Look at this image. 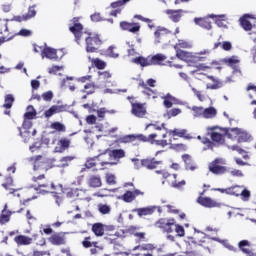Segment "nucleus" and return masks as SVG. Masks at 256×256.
Returning a JSON list of instances; mask_svg holds the SVG:
<instances>
[{"instance_id": "nucleus-1", "label": "nucleus", "mask_w": 256, "mask_h": 256, "mask_svg": "<svg viewBox=\"0 0 256 256\" xmlns=\"http://www.w3.org/2000/svg\"><path fill=\"white\" fill-rule=\"evenodd\" d=\"M69 31L73 33L75 41L78 43V45L81 39H85L87 53H95V51H97V47L101 45L99 35L83 31V25L79 23V18H73L71 20L69 24Z\"/></svg>"}, {"instance_id": "nucleus-50", "label": "nucleus", "mask_w": 256, "mask_h": 256, "mask_svg": "<svg viewBox=\"0 0 256 256\" xmlns=\"http://www.w3.org/2000/svg\"><path fill=\"white\" fill-rule=\"evenodd\" d=\"M168 133H169V135H172L173 137H184L185 135H187V130L174 129V130H169Z\"/></svg>"}, {"instance_id": "nucleus-9", "label": "nucleus", "mask_w": 256, "mask_h": 256, "mask_svg": "<svg viewBox=\"0 0 256 256\" xmlns=\"http://www.w3.org/2000/svg\"><path fill=\"white\" fill-rule=\"evenodd\" d=\"M35 191H37L40 195H47V193H49V191H51V189L55 190V189H63V185L59 184L58 186H55V184H51L49 185H45V184H41L38 186H32Z\"/></svg>"}, {"instance_id": "nucleus-15", "label": "nucleus", "mask_w": 256, "mask_h": 256, "mask_svg": "<svg viewBox=\"0 0 256 256\" xmlns=\"http://www.w3.org/2000/svg\"><path fill=\"white\" fill-rule=\"evenodd\" d=\"M85 193H87V190L69 188L66 190V197H68V199H75L76 197H79L80 199H87L83 197Z\"/></svg>"}, {"instance_id": "nucleus-49", "label": "nucleus", "mask_w": 256, "mask_h": 256, "mask_svg": "<svg viewBox=\"0 0 256 256\" xmlns=\"http://www.w3.org/2000/svg\"><path fill=\"white\" fill-rule=\"evenodd\" d=\"M98 211L101 215H109V213H111V206L107 204H98Z\"/></svg>"}, {"instance_id": "nucleus-27", "label": "nucleus", "mask_w": 256, "mask_h": 256, "mask_svg": "<svg viewBox=\"0 0 256 256\" xmlns=\"http://www.w3.org/2000/svg\"><path fill=\"white\" fill-rule=\"evenodd\" d=\"M182 159L185 163V168L187 169V171H195V169H197V166L193 163V159H191V156L185 154L182 156Z\"/></svg>"}, {"instance_id": "nucleus-58", "label": "nucleus", "mask_w": 256, "mask_h": 256, "mask_svg": "<svg viewBox=\"0 0 256 256\" xmlns=\"http://www.w3.org/2000/svg\"><path fill=\"white\" fill-rule=\"evenodd\" d=\"M73 160V157L71 156H65L62 159H60V164H58V167H69V163Z\"/></svg>"}, {"instance_id": "nucleus-30", "label": "nucleus", "mask_w": 256, "mask_h": 256, "mask_svg": "<svg viewBox=\"0 0 256 256\" xmlns=\"http://www.w3.org/2000/svg\"><path fill=\"white\" fill-rule=\"evenodd\" d=\"M217 117V109L215 107L204 108L203 119H215Z\"/></svg>"}, {"instance_id": "nucleus-40", "label": "nucleus", "mask_w": 256, "mask_h": 256, "mask_svg": "<svg viewBox=\"0 0 256 256\" xmlns=\"http://www.w3.org/2000/svg\"><path fill=\"white\" fill-rule=\"evenodd\" d=\"M251 139V135L247 133V131L240 129V133L238 134V143H245Z\"/></svg>"}, {"instance_id": "nucleus-3", "label": "nucleus", "mask_w": 256, "mask_h": 256, "mask_svg": "<svg viewBox=\"0 0 256 256\" xmlns=\"http://www.w3.org/2000/svg\"><path fill=\"white\" fill-rule=\"evenodd\" d=\"M42 59H51L55 61H59L63 57V52L61 50L53 49L49 46H44L41 53Z\"/></svg>"}, {"instance_id": "nucleus-37", "label": "nucleus", "mask_w": 256, "mask_h": 256, "mask_svg": "<svg viewBox=\"0 0 256 256\" xmlns=\"http://www.w3.org/2000/svg\"><path fill=\"white\" fill-rule=\"evenodd\" d=\"M211 139L212 141H214V143H217L218 145H223V143H225V137L219 132H212Z\"/></svg>"}, {"instance_id": "nucleus-64", "label": "nucleus", "mask_w": 256, "mask_h": 256, "mask_svg": "<svg viewBox=\"0 0 256 256\" xmlns=\"http://www.w3.org/2000/svg\"><path fill=\"white\" fill-rule=\"evenodd\" d=\"M50 127L55 131H65V125L61 124V122H54Z\"/></svg>"}, {"instance_id": "nucleus-18", "label": "nucleus", "mask_w": 256, "mask_h": 256, "mask_svg": "<svg viewBox=\"0 0 256 256\" xmlns=\"http://www.w3.org/2000/svg\"><path fill=\"white\" fill-rule=\"evenodd\" d=\"M166 15H168L169 19L173 21V23H179L181 17H183V10H165Z\"/></svg>"}, {"instance_id": "nucleus-48", "label": "nucleus", "mask_w": 256, "mask_h": 256, "mask_svg": "<svg viewBox=\"0 0 256 256\" xmlns=\"http://www.w3.org/2000/svg\"><path fill=\"white\" fill-rule=\"evenodd\" d=\"M241 132V129L239 128H230L227 132V135L229 139H239V133Z\"/></svg>"}, {"instance_id": "nucleus-4", "label": "nucleus", "mask_w": 256, "mask_h": 256, "mask_svg": "<svg viewBox=\"0 0 256 256\" xmlns=\"http://www.w3.org/2000/svg\"><path fill=\"white\" fill-rule=\"evenodd\" d=\"M156 137H159V134H150L148 137L144 135L138 136V139L140 141H148V143H151V145H158L160 147H167V145H171V139L170 140H155Z\"/></svg>"}, {"instance_id": "nucleus-13", "label": "nucleus", "mask_w": 256, "mask_h": 256, "mask_svg": "<svg viewBox=\"0 0 256 256\" xmlns=\"http://www.w3.org/2000/svg\"><path fill=\"white\" fill-rule=\"evenodd\" d=\"M223 63H226V65H229V67H232L234 69V73H238L241 75V70L239 67V58L237 56H232L230 58H224Z\"/></svg>"}, {"instance_id": "nucleus-19", "label": "nucleus", "mask_w": 256, "mask_h": 256, "mask_svg": "<svg viewBox=\"0 0 256 256\" xmlns=\"http://www.w3.org/2000/svg\"><path fill=\"white\" fill-rule=\"evenodd\" d=\"M105 154V151L103 152H100V154L97 156L98 157V161L99 162V169L100 170H103L105 169V165H117V162H113V158H108V157H105V156H101V155H104Z\"/></svg>"}, {"instance_id": "nucleus-6", "label": "nucleus", "mask_w": 256, "mask_h": 256, "mask_svg": "<svg viewBox=\"0 0 256 256\" xmlns=\"http://www.w3.org/2000/svg\"><path fill=\"white\" fill-rule=\"evenodd\" d=\"M155 83H157V81H155L154 79H148L147 84L143 81H140L139 87H142V89H144L142 91V93H144V95H147V97H152V99H157V96L155 95V91H153L151 88H149V87H155ZM147 85L149 87H147Z\"/></svg>"}, {"instance_id": "nucleus-57", "label": "nucleus", "mask_w": 256, "mask_h": 256, "mask_svg": "<svg viewBox=\"0 0 256 256\" xmlns=\"http://www.w3.org/2000/svg\"><path fill=\"white\" fill-rule=\"evenodd\" d=\"M189 87L192 93H194V95L197 97L198 101H205V95H203L201 91L195 89L191 84H189Z\"/></svg>"}, {"instance_id": "nucleus-21", "label": "nucleus", "mask_w": 256, "mask_h": 256, "mask_svg": "<svg viewBox=\"0 0 256 256\" xmlns=\"http://www.w3.org/2000/svg\"><path fill=\"white\" fill-rule=\"evenodd\" d=\"M33 127V123L31 122V119H25L22 128H19L20 131V137H29V130Z\"/></svg>"}, {"instance_id": "nucleus-28", "label": "nucleus", "mask_w": 256, "mask_h": 256, "mask_svg": "<svg viewBox=\"0 0 256 256\" xmlns=\"http://www.w3.org/2000/svg\"><path fill=\"white\" fill-rule=\"evenodd\" d=\"M168 33H169V30H167L166 28L158 27L157 30L154 32V37H155L154 42L156 44L161 43V39H163V36L167 35Z\"/></svg>"}, {"instance_id": "nucleus-8", "label": "nucleus", "mask_w": 256, "mask_h": 256, "mask_svg": "<svg viewBox=\"0 0 256 256\" xmlns=\"http://www.w3.org/2000/svg\"><path fill=\"white\" fill-rule=\"evenodd\" d=\"M131 105H132L131 113L132 115H134V117L143 119V117L147 115V108L145 107V104L131 103Z\"/></svg>"}, {"instance_id": "nucleus-60", "label": "nucleus", "mask_w": 256, "mask_h": 256, "mask_svg": "<svg viewBox=\"0 0 256 256\" xmlns=\"http://www.w3.org/2000/svg\"><path fill=\"white\" fill-rule=\"evenodd\" d=\"M180 113H181V109L173 108L172 110H170L169 112L164 114V117H167L168 119H171V117H177V115H180Z\"/></svg>"}, {"instance_id": "nucleus-12", "label": "nucleus", "mask_w": 256, "mask_h": 256, "mask_svg": "<svg viewBox=\"0 0 256 256\" xmlns=\"http://www.w3.org/2000/svg\"><path fill=\"white\" fill-rule=\"evenodd\" d=\"M101 157H107L108 159H123L125 157V151L118 149V150H104V154Z\"/></svg>"}, {"instance_id": "nucleus-33", "label": "nucleus", "mask_w": 256, "mask_h": 256, "mask_svg": "<svg viewBox=\"0 0 256 256\" xmlns=\"http://www.w3.org/2000/svg\"><path fill=\"white\" fill-rule=\"evenodd\" d=\"M69 148V140L68 139H61L59 140L57 146L55 147V153H63L65 149Z\"/></svg>"}, {"instance_id": "nucleus-52", "label": "nucleus", "mask_w": 256, "mask_h": 256, "mask_svg": "<svg viewBox=\"0 0 256 256\" xmlns=\"http://www.w3.org/2000/svg\"><path fill=\"white\" fill-rule=\"evenodd\" d=\"M97 159H99L98 156H95L94 158H89L85 163L86 169H92V167L101 165L97 163Z\"/></svg>"}, {"instance_id": "nucleus-23", "label": "nucleus", "mask_w": 256, "mask_h": 256, "mask_svg": "<svg viewBox=\"0 0 256 256\" xmlns=\"http://www.w3.org/2000/svg\"><path fill=\"white\" fill-rule=\"evenodd\" d=\"M161 161H156L155 158L141 160L142 167L146 169H157V165H161Z\"/></svg>"}, {"instance_id": "nucleus-47", "label": "nucleus", "mask_w": 256, "mask_h": 256, "mask_svg": "<svg viewBox=\"0 0 256 256\" xmlns=\"http://www.w3.org/2000/svg\"><path fill=\"white\" fill-rule=\"evenodd\" d=\"M73 79H75V78L74 77H66V79H63L62 83H61L62 89L65 87H68V89L70 91H75V85H71V83H69V81H73Z\"/></svg>"}, {"instance_id": "nucleus-45", "label": "nucleus", "mask_w": 256, "mask_h": 256, "mask_svg": "<svg viewBox=\"0 0 256 256\" xmlns=\"http://www.w3.org/2000/svg\"><path fill=\"white\" fill-rule=\"evenodd\" d=\"M209 18L210 19H216V25L218 27H226V25L223 23V20L225 19V15H214V14H211L209 15Z\"/></svg>"}, {"instance_id": "nucleus-25", "label": "nucleus", "mask_w": 256, "mask_h": 256, "mask_svg": "<svg viewBox=\"0 0 256 256\" xmlns=\"http://www.w3.org/2000/svg\"><path fill=\"white\" fill-rule=\"evenodd\" d=\"M88 186L92 187L93 189H97L99 187H101V185H103V183L101 182V177L99 176H95L92 175L88 178Z\"/></svg>"}, {"instance_id": "nucleus-43", "label": "nucleus", "mask_w": 256, "mask_h": 256, "mask_svg": "<svg viewBox=\"0 0 256 256\" xmlns=\"http://www.w3.org/2000/svg\"><path fill=\"white\" fill-rule=\"evenodd\" d=\"M122 201L125 203H133V200L135 199V195L133 194V191H126L121 197Z\"/></svg>"}, {"instance_id": "nucleus-55", "label": "nucleus", "mask_w": 256, "mask_h": 256, "mask_svg": "<svg viewBox=\"0 0 256 256\" xmlns=\"http://www.w3.org/2000/svg\"><path fill=\"white\" fill-rule=\"evenodd\" d=\"M228 149H231V151H237V153H239V155H243L244 159H248V157H249V156L245 155V153H246L245 150H243L238 145L228 146Z\"/></svg>"}, {"instance_id": "nucleus-34", "label": "nucleus", "mask_w": 256, "mask_h": 256, "mask_svg": "<svg viewBox=\"0 0 256 256\" xmlns=\"http://www.w3.org/2000/svg\"><path fill=\"white\" fill-rule=\"evenodd\" d=\"M188 109L192 110V115L194 119L203 118L204 108L203 106H188Z\"/></svg>"}, {"instance_id": "nucleus-51", "label": "nucleus", "mask_w": 256, "mask_h": 256, "mask_svg": "<svg viewBox=\"0 0 256 256\" xmlns=\"http://www.w3.org/2000/svg\"><path fill=\"white\" fill-rule=\"evenodd\" d=\"M13 101H15V98H13V95L8 94L5 96V103L3 104V107L5 109H11L13 107Z\"/></svg>"}, {"instance_id": "nucleus-61", "label": "nucleus", "mask_w": 256, "mask_h": 256, "mask_svg": "<svg viewBox=\"0 0 256 256\" xmlns=\"http://www.w3.org/2000/svg\"><path fill=\"white\" fill-rule=\"evenodd\" d=\"M37 15V11H35V6H32L29 8L28 13L24 14V17L26 21H29V19H33Z\"/></svg>"}, {"instance_id": "nucleus-41", "label": "nucleus", "mask_w": 256, "mask_h": 256, "mask_svg": "<svg viewBox=\"0 0 256 256\" xmlns=\"http://www.w3.org/2000/svg\"><path fill=\"white\" fill-rule=\"evenodd\" d=\"M37 117V111H35V108L30 105L26 109V113L24 114L25 119H35Z\"/></svg>"}, {"instance_id": "nucleus-5", "label": "nucleus", "mask_w": 256, "mask_h": 256, "mask_svg": "<svg viewBox=\"0 0 256 256\" xmlns=\"http://www.w3.org/2000/svg\"><path fill=\"white\" fill-rule=\"evenodd\" d=\"M155 227L162 229L164 233H173V227H175V219L161 218L155 223Z\"/></svg>"}, {"instance_id": "nucleus-36", "label": "nucleus", "mask_w": 256, "mask_h": 256, "mask_svg": "<svg viewBox=\"0 0 256 256\" xmlns=\"http://www.w3.org/2000/svg\"><path fill=\"white\" fill-rule=\"evenodd\" d=\"M61 111H63V106L53 105L44 113V115L46 118H49V117H53L55 113H61Z\"/></svg>"}, {"instance_id": "nucleus-2", "label": "nucleus", "mask_w": 256, "mask_h": 256, "mask_svg": "<svg viewBox=\"0 0 256 256\" xmlns=\"http://www.w3.org/2000/svg\"><path fill=\"white\" fill-rule=\"evenodd\" d=\"M167 59L164 54H156L152 57L145 58L143 56L136 57L132 59V63L135 65H140V67H149L151 65H163V61Z\"/></svg>"}, {"instance_id": "nucleus-42", "label": "nucleus", "mask_w": 256, "mask_h": 256, "mask_svg": "<svg viewBox=\"0 0 256 256\" xmlns=\"http://www.w3.org/2000/svg\"><path fill=\"white\" fill-rule=\"evenodd\" d=\"M174 181L171 182V187L174 189H183L185 187L186 182L185 180L177 181V174H173Z\"/></svg>"}, {"instance_id": "nucleus-56", "label": "nucleus", "mask_w": 256, "mask_h": 256, "mask_svg": "<svg viewBox=\"0 0 256 256\" xmlns=\"http://www.w3.org/2000/svg\"><path fill=\"white\" fill-rule=\"evenodd\" d=\"M6 181H7L6 183L2 184V187H4L6 191H10V193H15V189L9 188V187H13V178L8 177Z\"/></svg>"}, {"instance_id": "nucleus-16", "label": "nucleus", "mask_w": 256, "mask_h": 256, "mask_svg": "<svg viewBox=\"0 0 256 256\" xmlns=\"http://www.w3.org/2000/svg\"><path fill=\"white\" fill-rule=\"evenodd\" d=\"M120 27L123 31H129L130 33H137L141 29V26L137 23L120 22Z\"/></svg>"}, {"instance_id": "nucleus-32", "label": "nucleus", "mask_w": 256, "mask_h": 256, "mask_svg": "<svg viewBox=\"0 0 256 256\" xmlns=\"http://www.w3.org/2000/svg\"><path fill=\"white\" fill-rule=\"evenodd\" d=\"M92 231L97 237H103V235H105V225L101 223H95L92 226Z\"/></svg>"}, {"instance_id": "nucleus-14", "label": "nucleus", "mask_w": 256, "mask_h": 256, "mask_svg": "<svg viewBox=\"0 0 256 256\" xmlns=\"http://www.w3.org/2000/svg\"><path fill=\"white\" fill-rule=\"evenodd\" d=\"M30 161H34V171H47V163L45 162L46 159L42 156H37L35 158H30Z\"/></svg>"}, {"instance_id": "nucleus-44", "label": "nucleus", "mask_w": 256, "mask_h": 256, "mask_svg": "<svg viewBox=\"0 0 256 256\" xmlns=\"http://www.w3.org/2000/svg\"><path fill=\"white\" fill-rule=\"evenodd\" d=\"M241 192V186H232L226 188V195H234L235 197H239V193Z\"/></svg>"}, {"instance_id": "nucleus-38", "label": "nucleus", "mask_w": 256, "mask_h": 256, "mask_svg": "<svg viewBox=\"0 0 256 256\" xmlns=\"http://www.w3.org/2000/svg\"><path fill=\"white\" fill-rule=\"evenodd\" d=\"M193 47V43L190 41H185V40H178V43L174 46V49L180 50V49H191Z\"/></svg>"}, {"instance_id": "nucleus-17", "label": "nucleus", "mask_w": 256, "mask_h": 256, "mask_svg": "<svg viewBox=\"0 0 256 256\" xmlns=\"http://www.w3.org/2000/svg\"><path fill=\"white\" fill-rule=\"evenodd\" d=\"M149 127H152L154 131H158V133H154V135H158V137H162V139H165V137H167V133H169V130L165 128V124H162L161 126H157L155 124L146 125V129H149Z\"/></svg>"}, {"instance_id": "nucleus-7", "label": "nucleus", "mask_w": 256, "mask_h": 256, "mask_svg": "<svg viewBox=\"0 0 256 256\" xmlns=\"http://www.w3.org/2000/svg\"><path fill=\"white\" fill-rule=\"evenodd\" d=\"M95 131H99V133H102L104 137H109V135H113L117 131V127L110 128L109 122H106L104 124H96L94 126Z\"/></svg>"}, {"instance_id": "nucleus-24", "label": "nucleus", "mask_w": 256, "mask_h": 256, "mask_svg": "<svg viewBox=\"0 0 256 256\" xmlns=\"http://www.w3.org/2000/svg\"><path fill=\"white\" fill-rule=\"evenodd\" d=\"M155 209H157V206H148L144 208H138L136 209V212L139 217H143L147 215H153V213H155Z\"/></svg>"}, {"instance_id": "nucleus-62", "label": "nucleus", "mask_w": 256, "mask_h": 256, "mask_svg": "<svg viewBox=\"0 0 256 256\" xmlns=\"http://www.w3.org/2000/svg\"><path fill=\"white\" fill-rule=\"evenodd\" d=\"M15 35H19L20 37H31L33 35V31H31L29 29H21Z\"/></svg>"}, {"instance_id": "nucleus-26", "label": "nucleus", "mask_w": 256, "mask_h": 256, "mask_svg": "<svg viewBox=\"0 0 256 256\" xmlns=\"http://www.w3.org/2000/svg\"><path fill=\"white\" fill-rule=\"evenodd\" d=\"M17 245H31L33 243V238L25 235H19L14 238Z\"/></svg>"}, {"instance_id": "nucleus-63", "label": "nucleus", "mask_w": 256, "mask_h": 256, "mask_svg": "<svg viewBox=\"0 0 256 256\" xmlns=\"http://www.w3.org/2000/svg\"><path fill=\"white\" fill-rule=\"evenodd\" d=\"M174 227L178 237H185V228L183 226L175 224Z\"/></svg>"}, {"instance_id": "nucleus-35", "label": "nucleus", "mask_w": 256, "mask_h": 256, "mask_svg": "<svg viewBox=\"0 0 256 256\" xmlns=\"http://www.w3.org/2000/svg\"><path fill=\"white\" fill-rule=\"evenodd\" d=\"M49 241L52 245H65V237L54 234L49 238Z\"/></svg>"}, {"instance_id": "nucleus-53", "label": "nucleus", "mask_w": 256, "mask_h": 256, "mask_svg": "<svg viewBox=\"0 0 256 256\" xmlns=\"http://www.w3.org/2000/svg\"><path fill=\"white\" fill-rule=\"evenodd\" d=\"M212 241H217V243H222V245H224V247H226V249H228L229 251H236L235 247H233V245L229 244V242L227 240H221L217 237L212 238Z\"/></svg>"}, {"instance_id": "nucleus-20", "label": "nucleus", "mask_w": 256, "mask_h": 256, "mask_svg": "<svg viewBox=\"0 0 256 256\" xmlns=\"http://www.w3.org/2000/svg\"><path fill=\"white\" fill-rule=\"evenodd\" d=\"M7 204L4 205V208L0 215V225H5L6 223H9L11 221V215H13V212L11 210L7 209Z\"/></svg>"}, {"instance_id": "nucleus-10", "label": "nucleus", "mask_w": 256, "mask_h": 256, "mask_svg": "<svg viewBox=\"0 0 256 256\" xmlns=\"http://www.w3.org/2000/svg\"><path fill=\"white\" fill-rule=\"evenodd\" d=\"M197 201L199 205H202V207H207L208 209H213V207H223V204L209 197H199Z\"/></svg>"}, {"instance_id": "nucleus-22", "label": "nucleus", "mask_w": 256, "mask_h": 256, "mask_svg": "<svg viewBox=\"0 0 256 256\" xmlns=\"http://www.w3.org/2000/svg\"><path fill=\"white\" fill-rule=\"evenodd\" d=\"M250 246H251V243L248 240H242L238 243V247L240 251H242V253L249 256H256V253H253V251H251L250 249L245 248Z\"/></svg>"}, {"instance_id": "nucleus-29", "label": "nucleus", "mask_w": 256, "mask_h": 256, "mask_svg": "<svg viewBox=\"0 0 256 256\" xmlns=\"http://www.w3.org/2000/svg\"><path fill=\"white\" fill-rule=\"evenodd\" d=\"M194 23L202 27V29H207L208 31L211 29V21L207 18H195Z\"/></svg>"}, {"instance_id": "nucleus-31", "label": "nucleus", "mask_w": 256, "mask_h": 256, "mask_svg": "<svg viewBox=\"0 0 256 256\" xmlns=\"http://www.w3.org/2000/svg\"><path fill=\"white\" fill-rule=\"evenodd\" d=\"M176 57L181 59V61H191V59H193V54L183 50H176Z\"/></svg>"}, {"instance_id": "nucleus-11", "label": "nucleus", "mask_w": 256, "mask_h": 256, "mask_svg": "<svg viewBox=\"0 0 256 256\" xmlns=\"http://www.w3.org/2000/svg\"><path fill=\"white\" fill-rule=\"evenodd\" d=\"M219 163H223V159H215L209 165V171H211V173H214V175H223V173H225L226 171L224 166L218 165Z\"/></svg>"}, {"instance_id": "nucleus-46", "label": "nucleus", "mask_w": 256, "mask_h": 256, "mask_svg": "<svg viewBox=\"0 0 256 256\" xmlns=\"http://www.w3.org/2000/svg\"><path fill=\"white\" fill-rule=\"evenodd\" d=\"M224 50V51H231V49L233 48V45L231 44V42L229 41H225V42H218L214 44V49H217L218 47H220Z\"/></svg>"}, {"instance_id": "nucleus-39", "label": "nucleus", "mask_w": 256, "mask_h": 256, "mask_svg": "<svg viewBox=\"0 0 256 256\" xmlns=\"http://www.w3.org/2000/svg\"><path fill=\"white\" fill-rule=\"evenodd\" d=\"M177 103V99L173 96H171V94H168L164 97V106L167 109H171V107H173V104Z\"/></svg>"}, {"instance_id": "nucleus-59", "label": "nucleus", "mask_w": 256, "mask_h": 256, "mask_svg": "<svg viewBox=\"0 0 256 256\" xmlns=\"http://www.w3.org/2000/svg\"><path fill=\"white\" fill-rule=\"evenodd\" d=\"M239 195L242 196L243 201H249V197H251V192L247 189H243L242 186H240Z\"/></svg>"}, {"instance_id": "nucleus-54", "label": "nucleus", "mask_w": 256, "mask_h": 256, "mask_svg": "<svg viewBox=\"0 0 256 256\" xmlns=\"http://www.w3.org/2000/svg\"><path fill=\"white\" fill-rule=\"evenodd\" d=\"M88 59L95 65V67H97V69H105L106 64L102 60H99L98 58L92 59L91 56H88Z\"/></svg>"}]
</instances>
